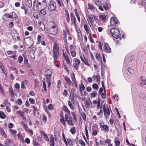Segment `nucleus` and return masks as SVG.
Wrapping results in <instances>:
<instances>
[{"label": "nucleus", "mask_w": 146, "mask_h": 146, "mask_svg": "<svg viewBox=\"0 0 146 146\" xmlns=\"http://www.w3.org/2000/svg\"><path fill=\"white\" fill-rule=\"evenodd\" d=\"M91 59H90V61H91V62H94L95 60L94 58V56L92 53H91Z\"/></svg>", "instance_id": "69168bd1"}, {"label": "nucleus", "mask_w": 146, "mask_h": 146, "mask_svg": "<svg viewBox=\"0 0 146 146\" xmlns=\"http://www.w3.org/2000/svg\"><path fill=\"white\" fill-rule=\"evenodd\" d=\"M115 117L114 115L113 114L111 115V119L109 121V122L111 125H112L114 122V118Z\"/></svg>", "instance_id": "c9c22d12"}, {"label": "nucleus", "mask_w": 146, "mask_h": 146, "mask_svg": "<svg viewBox=\"0 0 146 146\" xmlns=\"http://www.w3.org/2000/svg\"><path fill=\"white\" fill-rule=\"evenodd\" d=\"M49 32L51 34L54 35H56L58 32V31L57 29L56 28V26L53 25L49 29Z\"/></svg>", "instance_id": "39448f33"}, {"label": "nucleus", "mask_w": 146, "mask_h": 146, "mask_svg": "<svg viewBox=\"0 0 146 146\" xmlns=\"http://www.w3.org/2000/svg\"><path fill=\"white\" fill-rule=\"evenodd\" d=\"M93 132L92 134L94 136L96 135H97V133L98 131V129H92Z\"/></svg>", "instance_id": "de8ad7c7"}, {"label": "nucleus", "mask_w": 146, "mask_h": 146, "mask_svg": "<svg viewBox=\"0 0 146 146\" xmlns=\"http://www.w3.org/2000/svg\"><path fill=\"white\" fill-rule=\"evenodd\" d=\"M84 28L87 34H89V31L90 29L89 26L88 25L84 24Z\"/></svg>", "instance_id": "bb28decb"}, {"label": "nucleus", "mask_w": 146, "mask_h": 146, "mask_svg": "<svg viewBox=\"0 0 146 146\" xmlns=\"http://www.w3.org/2000/svg\"><path fill=\"white\" fill-rule=\"evenodd\" d=\"M23 58L22 56H19L18 59L19 63L21 64L23 61Z\"/></svg>", "instance_id": "4d7b16f0"}, {"label": "nucleus", "mask_w": 146, "mask_h": 146, "mask_svg": "<svg viewBox=\"0 0 146 146\" xmlns=\"http://www.w3.org/2000/svg\"><path fill=\"white\" fill-rule=\"evenodd\" d=\"M9 92L11 94V96L12 97H13L14 96V91L12 87H10L9 88Z\"/></svg>", "instance_id": "4c0bfd02"}, {"label": "nucleus", "mask_w": 146, "mask_h": 146, "mask_svg": "<svg viewBox=\"0 0 146 146\" xmlns=\"http://www.w3.org/2000/svg\"><path fill=\"white\" fill-rule=\"evenodd\" d=\"M39 27L42 31H44L45 29V25L42 23H40Z\"/></svg>", "instance_id": "72a5a7b5"}, {"label": "nucleus", "mask_w": 146, "mask_h": 146, "mask_svg": "<svg viewBox=\"0 0 146 146\" xmlns=\"http://www.w3.org/2000/svg\"><path fill=\"white\" fill-rule=\"evenodd\" d=\"M102 50L107 53H110L111 51V49L110 48L108 44L106 43L104 45Z\"/></svg>", "instance_id": "1a4fd4ad"}, {"label": "nucleus", "mask_w": 146, "mask_h": 146, "mask_svg": "<svg viewBox=\"0 0 146 146\" xmlns=\"http://www.w3.org/2000/svg\"><path fill=\"white\" fill-rule=\"evenodd\" d=\"M68 104L70 108L72 109H74V107L72 104V102L70 101H68Z\"/></svg>", "instance_id": "6e6d98bb"}, {"label": "nucleus", "mask_w": 146, "mask_h": 146, "mask_svg": "<svg viewBox=\"0 0 146 146\" xmlns=\"http://www.w3.org/2000/svg\"><path fill=\"white\" fill-rule=\"evenodd\" d=\"M95 56L96 59L98 60L99 61L100 59H101L100 57V54L99 52L97 53H95Z\"/></svg>", "instance_id": "ea45409f"}, {"label": "nucleus", "mask_w": 146, "mask_h": 146, "mask_svg": "<svg viewBox=\"0 0 146 146\" xmlns=\"http://www.w3.org/2000/svg\"><path fill=\"white\" fill-rule=\"evenodd\" d=\"M127 71L129 72L131 74H133L134 73V71L133 69L130 67L128 68Z\"/></svg>", "instance_id": "09e8293b"}, {"label": "nucleus", "mask_w": 146, "mask_h": 146, "mask_svg": "<svg viewBox=\"0 0 146 146\" xmlns=\"http://www.w3.org/2000/svg\"><path fill=\"white\" fill-rule=\"evenodd\" d=\"M12 15L13 16V18H15V19H16L17 17V16L15 13L14 12H13L12 13Z\"/></svg>", "instance_id": "e2e57ef3"}, {"label": "nucleus", "mask_w": 146, "mask_h": 146, "mask_svg": "<svg viewBox=\"0 0 146 146\" xmlns=\"http://www.w3.org/2000/svg\"><path fill=\"white\" fill-rule=\"evenodd\" d=\"M70 17L72 21L74 22L75 25L76 22V19L72 13H70Z\"/></svg>", "instance_id": "a878e982"}, {"label": "nucleus", "mask_w": 146, "mask_h": 146, "mask_svg": "<svg viewBox=\"0 0 146 146\" xmlns=\"http://www.w3.org/2000/svg\"><path fill=\"white\" fill-rule=\"evenodd\" d=\"M0 134L2 135V136L5 137L6 138L7 137V135L6 133L5 132L4 130L3 129L0 131Z\"/></svg>", "instance_id": "58836bf2"}, {"label": "nucleus", "mask_w": 146, "mask_h": 146, "mask_svg": "<svg viewBox=\"0 0 146 146\" xmlns=\"http://www.w3.org/2000/svg\"><path fill=\"white\" fill-rule=\"evenodd\" d=\"M47 11V9L46 8H44L41 10L40 13L42 15V16H44L46 15Z\"/></svg>", "instance_id": "7c9ffc66"}, {"label": "nucleus", "mask_w": 146, "mask_h": 146, "mask_svg": "<svg viewBox=\"0 0 146 146\" xmlns=\"http://www.w3.org/2000/svg\"><path fill=\"white\" fill-rule=\"evenodd\" d=\"M110 32L111 35L116 38H119L121 36L119 31L117 29H111L110 30Z\"/></svg>", "instance_id": "f03ea898"}, {"label": "nucleus", "mask_w": 146, "mask_h": 146, "mask_svg": "<svg viewBox=\"0 0 146 146\" xmlns=\"http://www.w3.org/2000/svg\"><path fill=\"white\" fill-rule=\"evenodd\" d=\"M16 102L19 105H21L23 103L22 100L20 99H18Z\"/></svg>", "instance_id": "0e129e2a"}, {"label": "nucleus", "mask_w": 146, "mask_h": 146, "mask_svg": "<svg viewBox=\"0 0 146 146\" xmlns=\"http://www.w3.org/2000/svg\"><path fill=\"white\" fill-rule=\"evenodd\" d=\"M17 113L19 115H20V116H21L22 118L24 119H26V117L24 115V113L23 112L20 110H19L17 111Z\"/></svg>", "instance_id": "b1692460"}, {"label": "nucleus", "mask_w": 146, "mask_h": 146, "mask_svg": "<svg viewBox=\"0 0 146 146\" xmlns=\"http://www.w3.org/2000/svg\"><path fill=\"white\" fill-rule=\"evenodd\" d=\"M56 1L60 6H63L64 4L62 0H56Z\"/></svg>", "instance_id": "c03bdc74"}, {"label": "nucleus", "mask_w": 146, "mask_h": 146, "mask_svg": "<svg viewBox=\"0 0 146 146\" xmlns=\"http://www.w3.org/2000/svg\"><path fill=\"white\" fill-rule=\"evenodd\" d=\"M60 122L61 124L65 126L66 125L65 121L64 120V116L61 113L60 116Z\"/></svg>", "instance_id": "4468645a"}, {"label": "nucleus", "mask_w": 146, "mask_h": 146, "mask_svg": "<svg viewBox=\"0 0 146 146\" xmlns=\"http://www.w3.org/2000/svg\"><path fill=\"white\" fill-rule=\"evenodd\" d=\"M65 12L66 13V20L67 22L69 23L70 21V17L68 11L66 10H65Z\"/></svg>", "instance_id": "473e14b6"}, {"label": "nucleus", "mask_w": 146, "mask_h": 146, "mask_svg": "<svg viewBox=\"0 0 146 146\" xmlns=\"http://www.w3.org/2000/svg\"><path fill=\"white\" fill-rule=\"evenodd\" d=\"M114 142H115V144L116 146H119V145L120 143V142L119 141L116 140H115V139Z\"/></svg>", "instance_id": "052dcab7"}, {"label": "nucleus", "mask_w": 146, "mask_h": 146, "mask_svg": "<svg viewBox=\"0 0 146 146\" xmlns=\"http://www.w3.org/2000/svg\"><path fill=\"white\" fill-rule=\"evenodd\" d=\"M33 2L34 4L33 8L35 11H37L40 8V7L38 4H37V1L36 2V1L35 0Z\"/></svg>", "instance_id": "2eb2a0df"}, {"label": "nucleus", "mask_w": 146, "mask_h": 146, "mask_svg": "<svg viewBox=\"0 0 146 146\" xmlns=\"http://www.w3.org/2000/svg\"><path fill=\"white\" fill-rule=\"evenodd\" d=\"M97 95V92L96 91H94L90 94L92 97H95Z\"/></svg>", "instance_id": "79ce46f5"}, {"label": "nucleus", "mask_w": 146, "mask_h": 146, "mask_svg": "<svg viewBox=\"0 0 146 146\" xmlns=\"http://www.w3.org/2000/svg\"><path fill=\"white\" fill-rule=\"evenodd\" d=\"M94 80H96V82H98L100 81V75H94L92 76Z\"/></svg>", "instance_id": "393cba45"}, {"label": "nucleus", "mask_w": 146, "mask_h": 146, "mask_svg": "<svg viewBox=\"0 0 146 146\" xmlns=\"http://www.w3.org/2000/svg\"><path fill=\"white\" fill-rule=\"evenodd\" d=\"M63 56H64V57L66 60L67 63L68 64H70V59H69L68 56L67 55L65 54L64 53V52H63Z\"/></svg>", "instance_id": "c756f323"}, {"label": "nucleus", "mask_w": 146, "mask_h": 146, "mask_svg": "<svg viewBox=\"0 0 146 146\" xmlns=\"http://www.w3.org/2000/svg\"><path fill=\"white\" fill-rule=\"evenodd\" d=\"M53 57L55 62H56L58 58V55L59 54V48L56 43L54 44L53 47Z\"/></svg>", "instance_id": "f257e3e1"}, {"label": "nucleus", "mask_w": 146, "mask_h": 146, "mask_svg": "<svg viewBox=\"0 0 146 146\" xmlns=\"http://www.w3.org/2000/svg\"><path fill=\"white\" fill-rule=\"evenodd\" d=\"M62 109L63 110L66 112L65 115H70V111L65 106H63L62 108Z\"/></svg>", "instance_id": "4be33fe9"}, {"label": "nucleus", "mask_w": 146, "mask_h": 146, "mask_svg": "<svg viewBox=\"0 0 146 146\" xmlns=\"http://www.w3.org/2000/svg\"><path fill=\"white\" fill-rule=\"evenodd\" d=\"M9 132L11 135L13 137H16V134L17 133V131L16 130H13L12 129H10Z\"/></svg>", "instance_id": "a211bd4d"}, {"label": "nucleus", "mask_w": 146, "mask_h": 146, "mask_svg": "<svg viewBox=\"0 0 146 146\" xmlns=\"http://www.w3.org/2000/svg\"><path fill=\"white\" fill-rule=\"evenodd\" d=\"M27 45L29 47H32L33 44V42L32 39H29L27 41Z\"/></svg>", "instance_id": "6ab92c4d"}, {"label": "nucleus", "mask_w": 146, "mask_h": 146, "mask_svg": "<svg viewBox=\"0 0 146 146\" xmlns=\"http://www.w3.org/2000/svg\"><path fill=\"white\" fill-rule=\"evenodd\" d=\"M75 51H71L70 52L72 56L73 57H74L76 56V53L75 52Z\"/></svg>", "instance_id": "338daca9"}, {"label": "nucleus", "mask_w": 146, "mask_h": 146, "mask_svg": "<svg viewBox=\"0 0 146 146\" xmlns=\"http://www.w3.org/2000/svg\"><path fill=\"white\" fill-rule=\"evenodd\" d=\"M100 20L102 22H104L106 20V17L104 15H100L99 16Z\"/></svg>", "instance_id": "5701e85b"}, {"label": "nucleus", "mask_w": 146, "mask_h": 146, "mask_svg": "<svg viewBox=\"0 0 146 146\" xmlns=\"http://www.w3.org/2000/svg\"><path fill=\"white\" fill-rule=\"evenodd\" d=\"M88 9L90 10H92L94 8L93 5L91 4L88 3Z\"/></svg>", "instance_id": "5fc2aeb1"}, {"label": "nucleus", "mask_w": 146, "mask_h": 146, "mask_svg": "<svg viewBox=\"0 0 146 146\" xmlns=\"http://www.w3.org/2000/svg\"><path fill=\"white\" fill-rule=\"evenodd\" d=\"M102 86L103 88L101 87L99 89V93H101L103 91V88H104V84H103V82H102Z\"/></svg>", "instance_id": "13d9d810"}, {"label": "nucleus", "mask_w": 146, "mask_h": 146, "mask_svg": "<svg viewBox=\"0 0 146 146\" xmlns=\"http://www.w3.org/2000/svg\"><path fill=\"white\" fill-rule=\"evenodd\" d=\"M11 143L12 141L10 139H8L6 140L5 144L7 146H9Z\"/></svg>", "instance_id": "f704fd0d"}, {"label": "nucleus", "mask_w": 146, "mask_h": 146, "mask_svg": "<svg viewBox=\"0 0 146 146\" xmlns=\"http://www.w3.org/2000/svg\"><path fill=\"white\" fill-rule=\"evenodd\" d=\"M110 23L111 25H116L119 24V22L116 18L112 17L111 18Z\"/></svg>", "instance_id": "423d86ee"}, {"label": "nucleus", "mask_w": 146, "mask_h": 146, "mask_svg": "<svg viewBox=\"0 0 146 146\" xmlns=\"http://www.w3.org/2000/svg\"><path fill=\"white\" fill-rule=\"evenodd\" d=\"M79 142L80 144L82 146H85L86 144L85 142L82 140H80L79 141Z\"/></svg>", "instance_id": "680f3d73"}, {"label": "nucleus", "mask_w": 146, "mask_h": 146, "mask_svg": "<svg viewBox=\"0 0 146 146\" xmlns=\"http://www.w3.org/2000/svg\"><path fill=\"white\" fill-rule=\"evenodd\" d=\"M83 58L82 56H80V58L82 62H83L86 65L88 66H90V65L88 63V60L84 56V54L83 55Z\"/></svg>", "instance_id": "6e6552de"}, {"label": "nucleus", "mask_w": 146, "mask_h": 146, "mask_svg": "<svg viewBox=\"0 0 146 146\" xmlns=\"http://www.w3.org/2000/svg\"><path fill=\"white\" fill-rule=\"evenodd\" d=\"M64 79L69 85L70 86L72 84V82L69 78L66 76H65L64 77Z\"/></svg>", "instance_id": "cd10ccee"}, {"label": "nucleus", "mask_w": 146, "mask_h": 146, "mask_svg": "<svg viewBox=\"0 0 146 146\" xmlns=\"http://www.w3.org/2000/svg\"><path fill=\"white\" fill-rule=\"evenodd\" d=\"M94 21V19L92 17H89L88 20V23L91 27L90 23H93Z\"/></svg>", "instance_id": "c85d7f7f"}, {"label": "nucleus", "mask_w": 146, "mask_h": 146, "mask_svg": "<svg viewBox=\"0 0 146 146\" xmlns=\"http://www.w3.org/2000/svg\"><path fill=\"white\" fill-rule=\"evenodd\" d=\"M32 107L34 109L33 113L34 116L36 117H38L39 115L38 109L36 108L34 106H33Z\"/></svg>", "instance_id": "dca6fc26"}, {"label": "nucleus", "mask_w": 146, "mask_h": 146, "mask_svg": "<svg viewBox=\"0 0 146 146\" xmlns=\"http://www.w3.org/2000/svg\"><path fill=\"white\" fill-rule=\"evenodd\" d=\"M27 4L29 7H32V4L31 0H28L27 2Z\"/></svg>", "instance_id": "37998d69"}, {"label": "nucleus", "mask_w": 146, "mask_h": 146, "mask_svg": "<svg viewBox=\"0 0 146 146\" xmlns=\"http://www.w3.org/2000/svg\"><path fill=\"white\" fill-rule=\"evenodd\" d=\"M71 79L72 81L73 82H75L76 81V79L75 78V75L74 73H72L71 75Z\"/></svg>", "instance_id": "3c124183"}, {"label": "nucleus", "mask_w": 146, "mask_h": 146, "mask_svg": "<svg viewBox=\"0 0 146 146\" xmlns=\"http://www.w3.org/2000/svg\"><path fill=\"white\" fill-rule=\"evenodd\" d=\"M79 88L80 92L81 93H82V91L85 89L84 86L83 84H81Z\"/></svg>", "instance_id": "e433bc0d"}, {"label": "nucleus", "mask_w": 146, "mask_h": 146, "mask_svg": "<svg viewBox=\"0 0 146 146\" xmlns=\"http://www.w3.org/2000/svg\"><path fill=\"white\" fill-rule=\"evenodd\" d=\"M0 117L2 119H4L6 117L5 114L2 111L0 112Z\"/></svg>", "instance_id": "a18cd8bd"}, {"label": "nucleus", "mask_w": 146, "mask_h": 146, "mask_svg": "<svg viewBox=\"0 0 146 146\" xmlns=\"http://www.w3.org/2000/svg\"><path fill=\"white\" fill-rule=\"evenodd\" d=\"M50 146H54V137L53 135H51L50 138Z\"/></svg>", "instance_id": "aec40b11"}, {"label": "nucleus", "mask_w": 146, "mask_h": 146, "mask_svg": "<svg viewBox=\"0 0 146 146\" xmlns=\"http://www.w3.org/2000/svg\"><path fill=\"white\" fill-rule=\"evenodd\" d=\"M70 52L75 51V47L72 45H70Z\"/></svg>", "instance_id": "49530a36"}, {"label": "nucleus", "mask_w": 146, "mask_h": 146, "mask_svg": "<svg viewBox=\"0 0 146 146\" xmlns=\"http://www.w3.org/2000/svg\"><path fill=\"white\" fill-rule=\"evenodd\" d=\"M80 61L78 59H76L75 60L73 65L76 69L78 70L79 68V65L80 64Z\"/></svg>", "instance_id": "ddd939ff"}, {"label": "nucleus", "mask_w": 146, "mask_h": 146, "mask_svg": "<svg viewBox=\"0 0 146 146\" xmlns=\"http://www.w3.org/2000/svg\"><path fill=\"white\" fill-rule=\"evenodd\" d=\"M104 124L102 122H101L100 123V127L104 131L108 132L109 131V127L108 126L106 125H103V124Z\"/></svg>", "instance_id": "9d476101"}, {"label": "nucleus", "mask_w": 146, "mask_h": 146, "mask_svg": "<svg viewBox=\"0 0 146 146\" xmlns=\"http://www.w3.org/2000/svg\"><path fill=\"white\" fill-rule=\"evenodd\" d=\"M91 104L92 103L90 102L88 100L86 101V108L89 107L90 106V104Z\"/></svg>", "instance_id": "864d4df0"}, {"label": "nucleus", "mask_w": 146, "mask_h": 146, "mask_svg": "<svg viewBox=\"0 0 146 146\" xmlns=\"http://www.w3.org/2000/svg\"><path fill=\"white\" fill-rule=\"evenodd\" d=\"M45 75L47 79L48 80H50V77L52 75L51 70L49 69L46 70L45 71Z\"/></svg>", "instance_id": "0eeeda50"}, {"label": "nucleus", "mask_w": 146, "mask_h": 146, "mask_svg": "<svg viewBox=\"0 0 146 146\" xmlns=\"http://www.w3.org/2000/svg\"><path fill=\"white\" fill-rule=\"evenodd\" d=\"M92 88L95 89H98V85L96 84H94L92 86Z\"/></svg>", "instance_id": "bf43d9fd"}, {"label": "nucleus", "mask_w": 146, "mask_h": 146, "mask_svg": "<svg viewBox=\"0 0 146 146\" xmlns=\"http://www.w3.org/2000/svg\"><path fill=\"white\" fill-rule=\"evenodd\" d=\"M107 107H106V104H104L103 106V110L104 114L106 118H107L110 114V112L109 108H108V106L107 105Z\"/></svg>", "instance_id": "7ed1b4c3"}, {"label": "nucleus", "mask_w": 146, "mask_h": 146, "mask_svg": "<svg viewBox=\"0 0 146 146\" xmlns=\"http://www.w3.org/2000/svg\"><path fill=\"white\" fill-rule=\"evenodd\" d=\"M0 68L2 70L3 72L5 74H6V70L5 68L4 67L2 63L0 61Z\"/></svg>", "instance_id": "2f4dec72"}, {"label": "nucleus", "mask_w": 146, "mask_h": 146, "mask_svg": "<svg viewBox=\"0 0 146 146\" xmlns=\"http://www.w3.org/2000/svg\"><path fill=\"white\" fill-rule=\"evenodd\" d=\"M78 37L80 41H82V40L83 38L81 32L78 33Z\"/></svg>", "instance_id": "8fccbe9b"}, {"label": "nucleus", "mask_w": 146, "mask_h": 146, "mask_svg": "<svg viewBox=\"0 0 146 146\" xmlns=\"http://www.w3.org/2000/svg\"><path fill=\"white\" fill-rule=\"evenodd\" d=\"M23 127L26 131L29 133L31 134H33V132L32 130L31 129H29L27 124L25 125H24V126Z\"/></svg>", "instance_id": "f3484780"}, {"label": "nucleus", "mask_w": 146, "mask_h": 146, "mask_svg": "<svg viewBox=\"0 0 146 146\" xmlns=\"http://www.w3.org/2000/svg\"><path fill=\"white\" fill-rule=\"evenodd\" d=\"M70 131L72 134H74L76 131L75 127H73L72 128L70 129Z\"/></svg>", "instance_id": "603ef678"}, {"label": "nucleus", "mask_w": 146, "mask_h": 146, "mask_svg": "<svg viewBox=\"0 0 146 146\" xmlns=\"http://www.w3.org/2000/svg\"><path fill=\"white\" fill-rule=\"evenodd\" d=\"M68 34V31L67 30L66 31H63L64 34V42L66 43H67L66 37L67 36V35Z\"/></svg>", "instance_id": "412c9836"}, {"label": "nucleus", "mask_w": 146, "mask_h": 146, "mask_svg": "<svg viewBox=\"0 0 146 146\" xmlns=\"http://www.w3.org/2000/svg\"><path fill=\"white\" fill-rule=\"evenodd\" d=\"M50 0H37V3L38 4L40 7L45 5L46 3L50 2Z\"/></svg>", "instance_id": "20e7f679"}, {"label": "nucleus", "mask_w": 146, "mask_h": 146, "mask_svg": "<svg viewBox=\"0 0 146 146\" xmlns=\"http://www.w3.org/2000/svg\"><path fill=\"white\" fill-rule=\"evenodd\" d=\"M139 83L142 86L146 85V78L144 76L141 77L139 80Z\"/></svg>", "instance_id": "f8f14e48"}, {"label": "nucleus", "mask_w": 146, "mask_h": 146, "mask_svg": "<svg viewBox=\"0 0 146 146\" xmlns=\"http://www.w3.org/2000/svg\"><path fill=\"white\" fill-rule=\"evenodd\" d=\"M29 101L32 104H33L35 103L34 100L32 98H30L29 99Z\"/></svg>", "instance_id": "774afa93"}, {"label": "nucleus", "mask_w": 146, "mask_h": 146, "mask_svg": "<svg viewBox=\"0 0 146 146\" xmlns=\"http://www.w3.org/2000/svg\"><path fill=\"white\" fill-rule=\"evenodd\" d=\"M42 134L44 136V138L45 139V140L47 141H49V139L47 134L43 131L42 132Z\"/></svg>", "instance_id": "a19ab883"}, {"label": "nucleus", "mask_w": 146, "mask_h": 146, "mask_svg": "<svg viewBox=\"0 0 146 146\" xmlns=\"http://www.w3.org/2000/svg\"><path fill=\"white\" fill-rule=\"evenodd\" d=\"M65 120L67 121L68 124L70 125H73L74 124L73 123L69 115H65Z\"/></svg>", "instance_id": "9b49d317"}]
</instances>
